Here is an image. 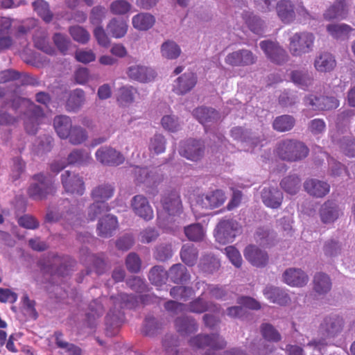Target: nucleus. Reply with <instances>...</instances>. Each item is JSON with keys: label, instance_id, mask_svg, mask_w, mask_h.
I'll return each mask as SVG.
<instances>
[{"label": "nucleus", "instance_id": "1", "mask_svg": "<svg viewBox=\"0 0 355 355\" xmlns=\"http://www.w3.org/2000/svg\"><path fill=\"white\" fill-rule=\"evenodd\" d=\"M162 211H158L157 225L166 231L175 232L180 223L178 218L182 211L180 196L175 191L163 194L161 199Z\"/></svg>", "mask_w": 355, "mask_h": 355}, {"label": "nucleus", "instance_id": "2", "mask_svg": "<svg viewBox=\"0 0 355 355\" xmlns=\"http://www.w3.org/2000/svg\"><path fill=\"white\" fill-rule=\"evenodd\" d=\"M343 325V318L336 315H330L324 318L320 324V332L322 338L318 340H313L307 343L306 347L313 348V351L322 353V350L328 345V338L334 337L339 333Z\"/></svg>", "mask_w": 355, "mask_h": 355}, {"label": "nucleus", "instance_id": "3", "mask_svg": "<svg viewBox=\"0 0 355 355\" xmlns=\"http://www.w3.org/2000/svg\"><path fill=\"white\" fill-rule=\"evenodd\" d=\"M114 189L110 184H102L96 187L92 191L94 202L88 209V220H94L96 218L109 210L106 203L114 195Z\"/></svg>", "mask_w": 355, "mask_h": 355}, {"label": "nucleus", "instance_id": "4", "mask_svg": "<svg viewBox=\"0 0 355 355\" xmlns=\"http://www.w3.org/2000/svg\"><path fill=\"white\" fill-rule=\"evenodd\" d=\"M190 344L192 347L198 349H207L206 355H217L216 350L225 346V341L218 334L211 335L199 334L190 340ZM223 355H246L243 352L238 349L227 351Z\"/></svg>", "mask_w": 355, "mask_h": 355}, {"label": "nucleus", "instance_id": "5", "mask_svg": "<svg viewBox=\"0 0 355 355\" xmlns=\"http://www.w3.org/2000/svg\"><path fill=\"white\" fill-rule=\"evenodd\" d=\"M114 309L110 310L106 316V324L108 327L118 329L123 321V313L119 310L123 308H132L137 302L134 295L120 293L117 296H112Z\"/></svg>", "mask_w": 355, "mask_h": 355}, {"label": "nucleus", "instance_id": "6", "mask_svg": "<svg viewBox=\"0 0 355 355\" xmlns=\"http://www.w3.org/2000/svg\"><path fill=\"white\" fill-rule=\"evenodd\" d=\"M309 149L300 141L286 139L279 143L277 148V155L284 160L295 162L307 156Z\"/></svg>", "mask_w": 355, "mask_h": 355}, {"label": "nucleus", "instance_id": "7", "mask_svg": "<svg viewBox=\"0 0 355 355\" xmlns=\"http://www.w3.org/2000/svg\"><path fill=\"white\" fill-rule=\"evenodd\" d=\"M165 309L173 313H184L190 311L196 313H202L207 311H217L218 307L211 303L205 302L200 296L191 302L189 304H184L173 300H169L165 303Z\"/></svg>", "mask_w": 355, "mask_h": 355}, {"label": "nucleus", "instance_id": "8", "mask_svg": "<svg viewBox=\"0 0 355 355\" xmlns=\"http://www.w3.org/2000/svg\"><path fill=\"white\" fill-rule=\"evenodd\" d=\"M315 36L309 32L296 33L289 39L288 49L293 56H302L313 50Z\"/></svg>", "mask_w": 355, "mask_h": 355}, {"label": "nucleus", "instance_id": "9", "mask_svg": "<svg viewBox=\"0 0 355 355\" xmlns=\"http://www.w3.org/2000/svg\"><path fill=\"white\" fill-rule=\"evenodd\" d=\"M21 107L26 108L24 113L25 129L29 134H35L38 125L44 119L43 111L28 99L21 100Z\"/></svg>", "mask_w": 355, "mask_h": 355}, {"label": "nucleus", "instance_id": "10", "mask_svg": "<svg viewBox=\"0 0 355 355\" xmlns=\"http://www.w3.org/2000/svg\"><path fill=\"white\" fill-rule=\"evenodd\" d=\"M276 10L279 18L285 24L293 21L297 15L300 20H306L311 17L310 14L302 6L299 5L297 8H294L293 3L288 0L278 1Z\"/></svg>", "mask_w": 355, "mask_h": 355}, {"label": "nucleus", "instance_id": "11", "mask_svg": "<svg viewBox=\"0 0 355 355\" xmlns=\"http://www.w3.org/2000/svg\"><path fill=\"white\" fill-rule=\"evenodd\" d=\"M241 233V225L233 219L221 220L214 232L216 241L223 245L232 243L235 237Z\"/></svg>", "mask_w": 355, "mask_h": 355}, {"label": "nucleus", "instance_id": "12", "mask_svg": "<svg viewBox=\"0 0 355 355\" xmlns=\"http://www.w3.org/2000/svg\"><path fill=\"white\" fill-rule=\"evenodd\" d=\"M34 181L28 189L29 196L35 200H42L55 191L52 179L38 174L34 176Z\"/></svg>", "mask_w": 355, "mask_h": 355}, {"label": "nucleus", "instance_id": "13", "mask_svg": "<svg viewBox=\"0 0 355 355\" xmlns=\"http://www.w3.org/2000/svg\"><path fill=\"white\" fill-rule=\"evenodd\" d=\"M225 200V192L221 189H216L199 196L195 207L192 209L194 212L197 211L198 208L212 209L221 206Z\"/></svg>", "mask_w": 355, "mask_h": 355}, {"label": "nucleus", "instance_id": "14", "mask_svg": "<svg viewBox=\"0 0 355 355\" xmlns=\"http://www.w3.org/2000/svg\"><path fill=\"white\" fill-rule=\"evenodd\" d=\"M61 182L67 193L82 196L85 190L83 178L69 171H64L61 175Z\"/></svg>", "mask_w": 355, "mask_h": 355}, {"label": "nucleus", "instance_id": "15", "mask_svg": "<svg viewBox=\"0 0 355 355\" xmlns=\"http://www.w3.org/2000/svg\"><path fill=\"white\" fill-rule=\"evenodd\" d=\"M304 103L315 111L336 109L340 104L339 101L335 97L317 96L313 94L306 96L304 99Z\"/></svg>", "mask_w": 355, "mask_h": 355}, {"label": "nucleus", "instance_id": "16", "mask_svg": "<svg viewBox=\"0 0 355 355\" xmlns=\"http://www.w3.org/2000/svg\"><path fill=\"white\" fill-rule=\"evenodd\" d=\"M257 58L251 51L242 49L228 53L225 61L233 67H247L254 64Z\"/></svg>", "mask_w": 355, "mask_h": 355}, {"label": "nucleus", "instance_id": "17", "mask_svg": "<svg viewBox=\"0 0 355 355\" xmlns=\"http://www.w3.org/2000/svg\"><path fill=\"white\" fill-rule=\"evenodd\" d=\"M204 147L200 141L189 139L182 141L179 148L181 156L191 161H198L203 155Z\"/></svg>", "mask_w": 355, "mask_h": 355}, {"label": "nucleus", "instance_id": "18", "mask_svg": "<svg viewBox=\"0 0 355 355\" xmlns=\"http://www.w3.org/2000/svg\"><path fill=\"white\" fill-rule=\"evenodd\" d=\"M95 155L98 162L108 166H118L125 160L120 152L109 146L101 147L96 150Z\"/></svg>", "mask_w": 355, "mask_h": 355}, {"label": "nucleus", "instance_id": "19", "mask_svg": "<svg viewBox=\"0 0 355 355\" xmlns=\"http://www.w3.org/2000/svg\"><path fill=\"white\" fill-rule=\"evenodd\" d=\"M260 47L272 62L282 64L288 60L286 51L277 43L269 40L260 42Z\"/></svg>", "mask_w": 355, "mask_h": 355}, {"label": "nucleus", "instance_id": "20", "mask_svg": "<svg viewBox=\"0 0 355 355\" xmlns=\"http://www.w3.org/2000/svg\"><path fill=\"white\" fill-rule=\"evenodd\" d=\"M126 74L130 80L142 83L151 82L156 76L154 69L142 64H133L128 67Z\"/></svg>", "mask_w": 355, "mask_h": 355}, {"label": "nucleus", "instance_id": "21", "mask_svg": "<svg viewBox=\"0 0 355 355\" xmlns=\"http://www.w3.org/2000/svg\"><path fill=\"white\" fill-rule=\"evenodd\" d=\"M68 205V201H64L63 207H59L56 210L49 209L45 216V220L49 223H55L63 219L66 223L72 227L78 225L79 224L78 218L74 212L67 210L65 214L63 213L62 208H66Z\"/></svg>", "mask_w": 355, "mask_h": 355}, {"label": "nucleus", "instance_id": "22", "mask_svg": "<svg viewBox=\"0 0 355 355\" xmlns=\"http://www.w3.org/2000/svg\"><path fill=\"white\" fill-rule=\"evenodd\" d=\"M159 169L157 168H140L135 166L133 168L135 180L137 184H144L150 187L159 182L162 179L158 174Z\"/></svg>", "mask_w": 355, "mask_h": 355}, {"label": "nucleus", "instance_id": "23", "mask_svg": "<svg viewBox=\"0 0 355 355\" xmlns=\"http://www.w3.org/2000/svg\"><path fill=\"white\" fill-rule=\"evenodd\" d=\"M282 280L290 286L302 287L308 283L309 276L300 268H290L284 272Z\"/></svg>", "mask_w": 355, "mask_h": 355}, {"label": "nucleus", "instance_id": "24", "mask_svg": "<svg viewBox=\"0 0 355 355\" xmlns=\"http://www.w3.org/2000/svg\"><path fill=\"white\" fill-rule=\"evenodd\" d=\"M319 214L323 223L330 224L336 221L343 211L335 201L327 200L321 206Z\"/></svg>", "mask_w": 355, "mask_h": 355}, {"label": "nucleus", "instance_id": "25", "mask_svg": "<svg viewBox=\"0 0 355 355\" xmlns=\"http://www.w3.org/2000/svg\"><path fill=\"white\" fill-rule=\"evenodd\" d=\"M244 257L252 265L256 267H263L268 261L267 252L254 245H250L245 248Z\"/></svg>", "mask_w": 355, "mask_h": 355}, {"label": "nucleus", "instance_id": "26", "mask_svg": "<svg viewBox=\"0 0 355 355\" xmlns=\"http://www.w3.org/2000/svg\"><path fill=\"white\" fill-rule=\"evenodd\" d=\"M131 206L135 214L144 220H150L153 218V209L144 196H135L131 201Z\"/></svg>", "mask_w": 355, "mask_h": 355}, {"label": "nucleus", "instance_id": "27", "mask_svg": "<svg viewBox=\"0 0 355 355\" xmlns=\"http://www.w3.org/2000/svg\"><path fill=\"white\" fill-rule=\"evenodd\" d=\"M193 116L203 125L206 132H208V127L220 119L219 114L210 107H198L193 111Z\"/></svg>", "mask_w": 355, "mask_h": 355}, {"label": "nucleus", "instance_id": "28", "mask_svg": "<svg viewBox=\"0 0 355 355\" xmlns=\"http://www.w3.org/2000/svg\"><path fill=\"white\" fill-rule=\"evenodd\" d=\"M197 83V78L192 72H186L174 82L173 89L178 94H184L191 90Z\"/></svg>", "mask_w": 355, "mask_h": 355}, {"label": "nucleus", "instance_id": "29", "mask_svg": "<svg viewBox=\"0 0 355 355\" xmlns=\"http://www.w3.org/2000/svg\"><path fill=\"white\" fill-rule=\"evenodd\" d=\"M263 295L270 302L281 306L288 305L291 302V298L285 290L272 286H266L263 291Z\"/></svg>", "mask_w": 355, "mask_h": 355}, {"label": "nucleus", "instance_id": "30", "mask_svg": "<svg viewBox=\"0 0 355 355\" xmlns=\"http://www.w3.org/2000/svg\"><path fill=\"white\" fill-rule=\"evenodd\" d=\"M313 64L318 72L327 73L334 70L336 66V61L332 54L322 52L316 55Z\"/></svg>", "mask_w": 355, "mask_h": 355}, {"label": "nucleus", "instance_id": "31", "mask_svg": "<svg viewBox=\"0 0 355 355\" xmlns=\"http://www.w3.org/2000/svg\"><path fill=\"white\" fill-rule=\"evenodd\" d=\"M261 198L264 205L268 207L278 208L283 200V194L277 189L265 187L261 191Z\"/></svg>", "mask_w": 355, "mask_h": 355}, {"label": "nucleus", "instance_id": "32", "mask_svg": "<svg viewBox=\"0 0 355 355\" xmlns=\"http://www.w3.org/2000/svg\"><path fill=\"white\" fill-rule=\"evenodd\" d=\"M304 187L307 193L317 198L324 196L329 192L330 189L329 184L315 179L306 180Z\"/></svg>", "mask_w": 355, "mask_h": 355}, {"label": "nucleus", "instance_id": "33", "mask_svg": "<svg viewBox=\"0 0 355 355\" xmlns=\"http://www.w3.org/2000/svg\"><path fill=\"white\" fill-rule=\"evenodd\" d=\"M347 6L345 0H336L325 11L324 17L327 20L343 19L347 17Z\"/></svg>", "mask_w": 355, "mask_h": 355}, {"label": "nucleus", "instance_id": "34", "mask_svg": "<svg viewBox=\"0 0 355 355\" xmlns=\"http://www.w3.org/2000/svg\"><path fill=\"white\" fill-rule=\"evenodd\" d=\"M118 225L116 218L114 216L107 214L101 218L97 227L98 234L103 237H110L112 236Z\"/></svg>", "mask_w": 355, "mask_h": 355}, {"label": "nucleus", "instance_id": "35", "mask_svg": "<svg viewBox=\"0 0 355 355\" xmlns=\"http://www.w3.org/2000/svg\"><path fill=\"white\" fill-rule=\"evenodd\" d=\"M155 22V17L147 12H141L132 18L133 27L139 31H148L151 28Z\"/></svg>", "mask_w": 355, "mask_h": 355}, {"label": "nucleus", "instance_id": "36", "mask_svg": "<svg viewBox=\"0 0 355 355\" xmlns=\"http://www.w3.org/2000/svg\"><path fill=\"white\" fill-rule=\"evenodd\" d=\"M53 125L59 137L64 139L69 137V132L73 128L71 119L64 115L55 117Z\"/></svg>", "mask_w": 355, "mask_h": 355}, {"label": "nucleus", "instance_id": "37", "mask_svg": "<svg viewBox=\"0 0 355 355\" xmlns=\"http://www.w3.org/2000/svg\"><path fill=\"white\" fill-rule=\"evenodd\" d=\"M241 15L243 21L252 32L257 35L263 33L264 26L262 20L248 10H243Z\"/></svg>", "mask_w": 355, "mask_h": 355}, {"label": "nucleus", "instance_id": "38", "mask_svg": "<svg viewBox=\"0 0 355 355\" xmlns=\"http://www.w3.org/2000/svg\"><path fill=\"white\" fill-rule=\"evenodd\" d=\"M293 83L302 89H307L313 85V78L306 71L295 70L291 73Z\"/></svg>", "mask_w": 355, "mask_h": 355}, {"label": "nucleus", "instance_id": "39", "mask_svg": "<svg viewBox=\"0 0 355 355\" xmlns=\"http://www.w3.org/2000/svg\"><path fill=\"white\" fill-rule=\"evenodd\" d=\"M137 89L131 85L120 87L116 94V101L121 106L128 107L135 101Z\"/></svg>", "mask_w": 355, "mask_h": 355}, {"label": "nucleus", "instance_id": "40", "mask_svg": "<svg viewBox=\"0 0 355 355\" xmlns=\"http://www.w3.org/2000/svg\"><path fill=\"white\" fill-rule=\"evenodd\" d=\"M127 21L117 18H113L107 26V31L114 38H121L128 31Z\"/></svg>", "mask_w": 355, "mask_h": 355}, {"label": "nucleus", "instance_id": "41", "mask_svg": "<svg viewBox=\"0 0 355 355\" xmlns=\"http://www.w3.org/2000/svg\"><path fill=\"white\" fill-rule=\"evenodd\" d=\"M175 327L182 335L186 336L198 330L196 320L188 316L178 318L175 320Z\"/></svg>", "mask_w": 355, "mask_h": 355}, {"label": "nucleus", "instance_id": "42", "mask_svg": "<svg viewBox=\"0 0 355 355\" xmlns=\"http://www.w3.org/2000/svg\"><path fill=\"white\" fill-rule=\"evenodd\" d=\"M254 239L260 245L269 246L274 244L276 234L268 227H260L255 232Z\"/></svg>", "mask_w": 355, "mask_h": 355}, {"label": "nucleus", "instance_id": "43", "mask_svg": "<svg viewBox=\"0 0 355 355\" xmlns=\"http://www.w3.org/2000/svg\"><path fill=\"white\" fill-rule=\"evenodd\" d=\"M85 101V92L81 89H76L70 92L67 101L66 107L69 111H76L80 109Z\"/></svg>", "mask_w": 355, "mask_h": 355}, {"label": "nucleus", "instance_id": "44", "mask_svg": "<svg viewBox=\"0 0 355 355\" xmlns=\"http://www.w3.org/2000/svg\"><path fill=\"white\" fill-rule=\"evenodd\" d=\"M160 53L164 58L175 60L180 55L182 50L175 42L166 40L161 45Z\"/></svg>", "mask_w": 355, "mask_h": 355}, {"label": "nucleus", "instance_id": "45", "mask_svg": "<svg viewBox=\"0 0 355 355\" xmlns=\"http://www.w3.org/2000/svg\"><path fill=\"white\" fill-rule=\"evenodd\" d=\"M168 277L174 283L183 282L190 279L187 268L181 263L175 264L167 272Z\"/></svg>", "mask_w": 355, "mask_h": 355}, {"label": "nucleus", "instance_id": "46", "mask_svg": "<svg viewBox=\"0 0 355 355\" xmlns=\"http://www.w3.org/2000/svg\"><path fill=\"white\" fill-rule=\"evenodd\" d=\"M331 288V282L328 275L319 272L315 275L313 278L314 291L319 295L328 293Z\"/></svg>", "mask_w": 355, "mask_h": 355}, {"label": "nucleus", "instance_id": "47", "mask_svg": "<svg viewBox=\"0 0 355 355\" xmlns=\"http://www.w3.org/2000/svg\"><path fill=\"white\" fill-rule=\"evenodd\" d=\"M327 31L334 38L345 40L348 37L352 28L345 24H331L327 25Z\"/></svg>", "mask_w": 355, "mask_h": 355}, {"label": "nucleus", "instance_id": "48", "mask_svg": "<svg viewBox=\"0 0 355 355\" xmlns=\"http://www.w3.org/2000/svg\"><path fill=\"white\" fill-rule=\"evenodd\" d=\"M198 254L196 248L191 243L184 244L180 252L182 261L189 266H192L196 263Z\"/></svg>", "mask_w": 355, "mask_h": 355}, {"label": "nucleus", "instance_id": "49", "mask_svg": "<svg viewBox=\"0 0 355 355\" xmlns=\"http://www.w3.org/2000/svg\"><path fill=\"white\" fill-rule=\"evenodd\" d=\"M92 159L91 155L85 149H75L67 159L68 164H85Z\"/></svg>", "mask_w": 355, "mask_h": 355}, {"label": "nucleus", "instance_id": "50", "mask_svg": "<svg viewBox=\"0 0 355 355\" xmlns=\"http://www.w3.org/2000/svg\"><path fill=\"white\" fill-rule=\"evenodd\" d=\"M166 149V139L159 133L155 134L150 137L148 143V150L153 155L162 153Z\"/></svg>", "mask_w": 355, "mask_h": 355}, {"label": "nucleus", "instance_id": "51", "mask_svg": "<svg viewBox=\"0 0 355 355\" xmlns=\"http://www.w3.org/2000/svg\"><path fill=\"white\" fill-rule=\"evenodd\" d=\"M300 179L297 175H289L281 182V187L288 194L294 195L300 188Z\"/></svg>", "mask_w": 355, "mask_h": 355}, {"label": "nucleus", "instance_id": "52", "mask_svg": "<svg viewBox=\"0 0 355 355\" xmlns=\"http://www.w3.org/2000/svg\"><path fill=\"white\" fill-rule=\"evenodd\" d=\"M249 132L247 130H244L241 127H236L232 129L231 135L234 139L240 141L241 142H248L252 145L257 146L261 143L258 138L254 137H249Z\"/></svg>", "mask_w": 355, "mask_h": 355}, {"label": "nucleus", "instance_id": "53", "mask_svg": "<svg viewBox=\"0 0 355 355\" xmlns=\"http://www.w3.org/2000/svg\"><path fill=\"white\" fill-rule=\"evenodd\" d=\"M295 124V119L290 115H282L277 117L273 122V128L279 132L291 130Z\"/></svg>", "mask_w": 355, "mask_h": 355}, {"label": "nucleus", "instance_id": "54", "mask_svg": "<svg viewBox=\"0 0 355 355\" xmlns=\"http://www.w3.org/2000/svg\"><path fill=\"white\" fill-rule=\"evenodd\" d=\"M87 131L79 125H74L69 132L67 139L73 145H79L87 139Z\"/></svg>", "mask_w": 355, "mask_h": 355}, {"label": "nucleus", "instance_id": "55", "mask_svg": "<svg viewBox=\"0 0 355 355\" xmlns=\"http://www.w3.org/2000/svg\"><path fill=\"white\" fill-rule=\"evenodd\" d=\"M34 11L46 22L52 19L53 14L49 4L44 0H37L33 3Z\"/></svg>", "mask_w": 355, "mask_h": 355}, {"label": "nucleus", "instance_id": "56", "mask_svg": "<svg viewBox=\"0 0 355 355\" xmlns=\"http://www.w3.org/2000/svg\"><path fill=\"white\" fill-rule=\"evenodd\" d=\"M55 336L57 346L64 349L68 355H82V350L79 347L72 343H69L62 339V333L56 332Z\"/></svg>", "mask_w": 355, "mask_h": 355}, {"label": "nucleus", "instance_id": "57", "mask_svg": "<svg viewBox=\"0 0 355 355\" xmlns=\"http://www.w3.org/2000/svg\"><path fill=\"white\" fill-rule=\"evenodd\" d=\"M184 234L188 239L198 241L203 239L205 230L199 223L191 224L184 227Z\"/></svg>", "mask_w": 355, "mask_h": 355}, {"label": "nucleus", "instance_id": "58", "mask_svg": "<svg viewBox=\"0 0 355 355\" xmlns=\"http://www.w3.org/2000/svg\"><path fill=\"white\" fill-rule=\"evenodd\" d=\"M162 128L171 132H178L181 129V123L178 118L173 114H166L162 116L161 120Z\"/></svg>", "mask_w": 355, "mask_h": 355}, {"label": "nucleus", "instance_id": "59", "mask_svg": "<svg viewBox=\"0 0 355 355\" xmlns=\"http://www.w3.org/2000/svg\"><path fill=\"white\" fill-rule=\"evenodd\" d=\"M167 272L161 266L153 267L149 273V280L153 284L157 286L165 284L166 280Z\"/></svg>", "mask_w": 355, "mask_h": 355}, {"label": "nucleus", "instance_id": "60", "mask_svg": "<svg viewBox=\"0 0 355 355\" xmlns=\"http://www.w3.org/2000/svg\"><path fill=\"white\" fill-rule=\"evenodd\" d=\"M170 295L175 299L187 301L194 295V292L191 288L176 286L171 289Z\"/></svg>", "mask_w": 355, "mask_h": 355}, {"label": "nucleus", "instance_id": "61", "mask_svg": "<svg viewBox=\"0 0 355 355\" xmlns=\"http://www.w3.org/2000/svg\"><path fill=\"white\" fill-rule=\"evenodd\" d=\"M69 33L75 41L81 44H86L90 38L88 31L80 26H71Z\"/></svg>", "mask_w": 355, "mask_h": 355}, {"label": "nucleus", "instance_id": "62", "mask_svg": "<svg viewBox=\"0 0 355 355\" xmlns=\"http://www.w3.org/2000/svg\"><path fill=\"white\" fill-rule=\"evenodd\" d=\"M263 337L272 342H278L281 340V335L278 331L270 324L263 323L261 327Z\"/></svg>", "mask_w": 355, "mask_h": 355}, {"label": "nucleus", "instance_id": "63", "mask_svg": "<svg viewBox=\"0 0 355 355\" xmlns=\"http://www.w3.org/2000/svg\"><path fill=\"white\" fill-rule=\"evenodd\" d=\"M132 8V5L125 0H115L110 4V9L112 14L123 15L128 13Z\"/></svg>", "mask_w": 355, "mask_h": 355}, {"label": "nucleus", "instance_id": "64", "mask_svg": "<svg viewBox=\"0 0 355 355\" xmlns=\"http://www.w3.org/2000/svg\"><path fill=\"white\" fill-rule=\"evenodd\" d=\"M340 148L345 155L349 157H355V138L343 137L340 141Z\"/></svg>", "mask_w": 355, "mask_h": 355}]
</instances>
